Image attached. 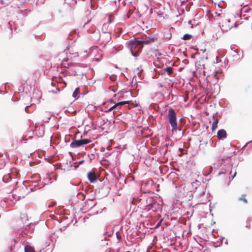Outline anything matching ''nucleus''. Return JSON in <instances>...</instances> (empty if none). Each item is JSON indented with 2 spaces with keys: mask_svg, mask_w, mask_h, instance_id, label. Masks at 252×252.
Returning <instances> with one entry per match:
<instances>
[{
  "mask_svg": "<svg viewBox=\"0 0 252 252\" xmlns=\"http://www.w3.org/2000/svg\"><path fill=\"white\" fill-rule=\"evenodd\" d=\"M72 62V59L70 54L67 55L66 58H64L61 63V66L64 68H69L70 63Z\"/></svg>",
  "mask_w": 252,
  "mask_h": 252,
  "instance_id": "obj_6",
  "label": "nucleus"
},
{
  "mask_svg": "<svg viewBox=\"0 0 252 252\" xmlns=\"http://www.w3.org/2000/svg\"><path fill=\"white\" fill-rule=\"evenodd\" d=\"M210 237H204L203 239L205 241H209L210 245L214 246L215 248L220 247L224 245H227L228 240L226 237H211V240H209Z\"/></svg>",
  "mask_w": 252,
  "mask_h": 252,
  "instance_id": "obj_2",
  "label": "nucleus"
},
{
  "mask_svg": "<svg viewBox=\"0 0 252 252\" xmlns=\"http://www.w3.org/2000/svg\"><path fill=\"white\" fill-rule=\"evenodd\" d=\"M244 12L245 13H247V12H249V10L248 9H246V10H244Z\"/></svg>",
  "mask_w": 252,
  "mask_h": 252,
  "instance_id": "obj_52",
  "label": "nucleus"
},
{
  "mask_svg": "<svg viewBox=\"0 0 252 252\" xmlns=\"http://www.w3.org/2000/svg\"><path fill=\"white\" fill-rule=\"evenodd\" d=\"M84 161V160H82L79 161L77 162L74 163V168L75 169H76L79 166V165H81L82 163H83Z\"/></svg>",
  "mask_w": 252,
  "mask_h": 252,
  "instance_id": "obj_27",
  "label": "nucleus"
},
{
  "mask_svg": "<svg viewBox=\"0 0 252 252\" xmlns=\"http://www.w3.org/2000/svg\"><path fill=\"white\" fill-rule=\"evenodd\" d=\"M41 98V95L39 94L37 97L36 96H34V94H33L32 96L31 97V99L32 100L33 99H36V101H38L39 99V98Z\"/></svg>",
  "mask_w": 252,
  "mask_h": 252,
  "instance_id": "obj_31",
  "label": "nucleus"
},
{
  "mask_svg": "<svg viewBox=\"0 0 252 252\" xmlns=\"http://www.w3.org/2000/svg\"><path fill=\"white\" fill-rule=\"evenodd\" d=\"M31 190L32 191V190H33V188H31Z\"/></svg>",
  "mask_w": 252,
  "mask_h": 252,
  "instance_id": "obj_59",
  "label": "nucleus"
},
{
  "mask_svg": "<svg viewBox=\"0 0 252 252\" xmlns=\"http://www.w3.org/2000/svg\"><path fill=\"white\" fill-rule=\"evenodd\" d=\"M236 172H235V173L234 174V175L232 176V178H234V177H235V175H236Z\"/></svg>",
  "mask_w": 252,
  "mask_h": 252,
  "instance_id": "obj_50",
  "label": "nucleus"
},
{
  "mask_svg": "<svg viewBox=\"0 0 252 252\" xmlns=\"http://www.w3.org/2000/svg\"><path fill=\"white\" fill-rule=\"evenodd\" d=\"M130 101H120L116 103H115L113 106H112L111 107L113 110L116 109L117 107L119 106H122L125 104H129Z\"/></svg>",
  "mask_w": 252,
  "mask_h": 252,
  "instance_id": "obj_16",
  "label": "nucleus"
},
{
  "mask_svg": "<svg viewBox=\"0 0 252 252\" xmlns=\"http://www.w3.org/2000/svg\"><path fill=\"white\" fill-rule=\"evenodd\" d=\"M82 146L81 140H73L70 143V147L72 149L79 148Z\"/></svg>",
  "mask_w": 252,
  "mask_h": 252,
  "instance_id": "obj_12",
  "label": "nucleus"
},
{
  "mask_svg": "<svg viewBox=\"0 0 252 252\" xmlns=\"http://www.w3.org/2000/svg\"><path fill=\"white\" fill-rule=\"evenodd\" d=\"M168 120L172 127V130L176 129L178 127L177 116L175 111L170 108L168 112Z\"/></svg>",
  "mask_w": 252,
  "mask_h": 252,
  "instance_id": "obj_4",
  "label": "nucleus"
},
{
  "mask_svg": "<svg viewBox=\"0 0 252 252\" xmlns=\"http://www.w3.org/2000/svg\"><path fill=\"white\" fill-rule=\"evenodd\" d=\"M29 191H28V193H29ZM27 193V192H25L23 194H20V195H19V197H22V196L23 197H24L25 196V194H26Z\"/></svg>",
  "mask_w": 252,
  "mask_h": 252,
  "instance_id": "obj_39",
  "label": "nucleus"
},
{
  "mask_svg": "<svg viewBox=\"0 0 252 252\" xmlns=\"http://www.w3.org/2000/svg\"><path fill=\"white\" fill-rule=\"evenodd\" d=\"M182 237H184V233L182 234Z\"/></svg>",
  "mask_w": 252,
  "mask_h": 252,
  "instance_id": "obj_63",
  "label": "nucleus"
},
{
  "mask_svg": "<svg viewBox=\"0 0 252 252\" xmlns=\"http://www.w3.org/2000/svg\"><path fill=\"white\" fill-rule=\"evenodd\" d=\"M0 157L2 158L0 159V169H2L5 165L6 162L8 160L7 155L4 156L2 153H0Z\"/></svg>",
  "mask_w": 252,
  "mask_h": 252,
  "instance_id": "obj_10",
  "label": "nucleus"
},
{
  "mask_svg": "<svg viewBox=\"0 0 252 252\" xmlns=\"http://www.w3.org/2000/svg\"><path fill=\"white\" fill-rule=\"evenodd\" d=\"M50 117H49V118H48L47 120L45 121V122H49V121L50 120Z\"/></svg>",
  "mask_w": 252,
  "mask_h": 252,
  "instance_id": "obj_51",
  "label": "nucleus"
},
{
  "mask_svg": "<svg viewBox=\"0 0 252 252\" xmlns=\"http://www.w3.org/2000/svg\"><path fill=\"white\" fill-rule=\"evenodd\" d=\"M164 70L168 73L169 75H171L173 73V68L170 66H167L164 69Z\"/></svg>",
  "mask_w": 252,
  "mask_h": 252,
  "instance_id": "obj_24",
  "label": "nucleus"
},
{
  "mask_svg": "<svg viewBox=\"0 0 252 252\" xmlns=\"http://www.w3.org/2000/svg\"><path fill=\"white\" fill-rule=\"evenodd\" d=\"M115 252V250L114 249H110L108 252Z\"/></svg>",
  "mask_w": 252,
  "mask_h": 252,
  "instance_id": "obj_41",
  "label": "nucleus"
},
{
  "mask_svg": "<svg viewBox=\"0 0 252 252\" xmlns=\"http://www.w3.org/2000/svg\"><path fill=\"white\" fill-rule=\"evenodd\" d=\"M80 92V89L79 87L76 88L72 94V97L75 99H77L78 97V95Z\"/></svg>",
  "mask_w": 252,
  "mask_h": 252,
  "instance_id": "obj_19",
  "label": "nucleus"
},
{
  "mask_svg": "<svg viewBox=\"0 0 252 252\" xmlns=\"http://www.w3.org/2000/svg\"><path fill=\"white\" fill-rule=\"evenodd\" d=\"M228 167H229V169L231 168V165H228Z\"/></svg>",
  "mask_w": 252,
  "mask_h": 252,
  "instance_id": "obj_56",
  "label": "nucleus"
},
{
  "mask_svg": "<svg viewBox=\"0 0 252 252\" xmlns=\"http://www.w3.org/2000/svg\"><path fill=\"white\" fill-rule=\"evenodd\" d=\"M80 140H81L82 146L86 145V144L92 142V140L90 139H88V138L81 139Z\"/></svg>",
  "mask_w": 252,
  "mask_h": 252,
  "instance_id": "obj_22",
  "label": "nucleus"
},
{
  "mask_svg": "<svg viewBox=\"0 0 252 252\" xmlns=\"http://www.w3.org/2000/svg\"><path fill=\"white\" fill-rule=\"evenodd\" d=\"M137 73L138 74H139L140 73V71L142 69L140 70V67H137Z\"/></svg>",
  "mask_w": 252,
  "mask_h": 252,
  "instance_id": "obj_40",
  "label": "nucleus"
},
{
  "mask_svg": "<svg viewBox=\"0 0 252 252\" xmlns=\"http://www.w3.org/2000/svg\"><path fill=\"white\" fill-rule=\"evenodd\" d=\"M218 122H219V120L217 118L215 119V120L213 122V124H212V130H214L215 129H216L217 128Z\"/></svg>",
  "mask_w": 252,
  "mask_h": 252,
  "instance_id": "obj_21",
  "label": "nucleus"
},
{
  "mask_svg": "<svg viewBox=\"0 0 252 252\" xmlns=\"http://www.w3.org/2000/svg\"><path fill=\"white\" fill-rule=\"evenodd\" d=\"M94 206V205H92L91 207H90V209L93 208Z\"/></svg>",
  "mask_w": 252,
  "mask_h": 252,
  "instance_id": "obj_54",
  "label": "nucleus"
},
{
  "mask_svg": "<svg viewBox=\"0 0 252 252\" xmlns=\"http://www.w3.org/2000/svg\"><path fill=\"white\" fill-rule=\"evenodd\" d=\"M234 52L235 54L233 55V57L235 58V59H239V57H238L239 55L237 54V53L235 51H234Z\"/></svg>",
  "mask_w": 252,
  "mask_h": 252,
  "instance_id": "obj_35",
  "label": "nucleus"
},
{
  "mask_svg": "<svg viewBox=\"0 0 252 252\" xmlns=\"http://www.w3.org/2000/svg\"><path fill=\"white\" fill-rule=\"evenodd\" d=\"M221 162L220 161L219 162H218L217 163H213V166H211L209 168H210V172L211 173L213 170V168H214L215 169H217L218 168H219L220 166H221Z\"/></svg>",
  "mask_w": 252,
  "mask_h": 252,
  "instance_id": "obj_18",
  "label": "nucleus"
},
{
  "mask_svg": "<svg viewBox=\"0 0 252 252\" xmlns=\"http://www.w3.org/2000/svg\"><path fill=\"white\" fill-rule=\"evenodd\" d=\"M120 251V248L117 249V250H115V252H119Z\"/></svg>",
  "mask_w": 252,
  "mask_h": 252,
  "instance_id": "obj_46",
  "label": "nucleus"
},
{
  "mask_svg": "<svg viewBox=\"0 0 252 252\" xmlns=\"http://www.w3.org/2000/svg\"><path fill=\"white\" fill-rule=\"evenodd\" d=\"M248 19H249V17H246V18H245V19H246V20H248Z\"/></svg>",
  "mask_w": 252,
  "mask_h": 252,
  "instance_id": "obj_55",
  "label": "nucleus"
},
{
  "mask_svg": "<svg viewBox=\"0 0 252 252\" xmlns=\"http://www.w3.org/2000/svg\"><path fill=\"white\" fill-rule=\"evenodd\" d=\"M234 27H237V25L236 24H234Z\"/></svg>",
  "mask_w": 252,
  "mask_h": 252,
  "instance_id": "obj_61",
  "label": "nucleus"
},
{
  "mask_svg": "<svg viewBox=\"0 0 252 252\" xmlns=\"http://www.w3.org/2000/svg\"><path fill=\"white\" fill-rule=\"evenodd\" d=\"M210 16L214 17L215 19L218 18L219 17H220L221 19L223 18V15L221 13H219L217 12H215L214 14H211ZM210 16H209V18L210 17Z\"/></svg>",
  "mask_w": 252,
  "mask_h": 252,
  "instance_id": "obj_20",
  "label": "nucleus"
},
{
  "mask_svg": "<svg viewBox=\"0 0 252 252\" xmlns=\"http://www.w3.org/2000/svg\"><path fill=\"white\" fill-rule=\"evenodd\" d=\"M239 200H243L245 203H247V200L245 197H240L239 198Z\"/></svg>",
  "mask_w": 252,
  "mask_h": 252,
  "instance_id": "obj_34",
  "label": "nucleus"
},
{
  "mask_svg": "<svg viewBox=\"0 0 252 252\" xmlns=\"http://www.w3.org/2000/svg\"><path fill=\"white\" fill-rule=\"evenodd\" d=\"M99 245L101 250L105 252L111 248V242L109 239H107V237H104L103 239L100 241Z\"/></svg>",
  "mask_w": 252,
  "mask_h": 252,
  "instance_id": "obj_5",
  "label": "nucleus"
},
{
  "mask_svg": "<svg viewBox=\"0 0 252 252\" xmlns=\"http://www.w3.org/2000/svg\"><path fill=\"white\" fill-rule=\"evenodd\" d=\"M226 173V172H225H225H223V171H221V172H219V175H220V174H223V173Z\"/></svg>",
  "mask_w": 252,
  "mask_h": 252,
  "instance_id": "obj_48",
  "label": "nucleus"
},
{
  "mask_svg": "<svg viewBox=\"0 0 252 252\" xmlns=\"http://www.w3.org/2000/svg\"><path fill=\"white\" fill-rule=\"evenodd\" d=\"M29 106H27L25 107V109L26 112H28V109L29 108Z\"/></svg>",
  "mask_w": 252,
  "mask_h": 252,
  "instance_id": "obj_43",
  "label": "nucleus"
},
{
  "mask_svg": "<svg viewBox=\"0 0 252 252\" xmlns=\"http://www.w3.org/2000/svg\"><path fill=\"white\" fill-rule=\"evenodd\" d=\"M112 107H110L109 109H108L107 112H110L111 110H112Z\"/></svg>",
  "mask_w": 252,
  "mask_h": 252,
  "instance_id": "obj_44",
  "label": "nucleus"
},
{
  "mask_svg": "<svg viewBox=\"0 0 252 252\" xmlns=\"http://www.w3.org/2000/svg\"><path fill=\"white\" fill-rule=\"evenodd\" d=\"M87 176L88 179L89 180L91 183H94L98 179V177H97L95 173L92 171H90L88 173Z\"/></svg>",
  "mask_w": 252,
  "mask_h": 252,
  "instance_id": "obj_11",
  "label": "nucleus"
},
{
  "mask_svg": "<svg viewBox=\"0 0 252 252\" xmlns=\"http://www.w3.org/2000/svg\"><path fill=\"white\" fill-rule=\"evenodd\" d=\"M217 136L219 139L223 140L226 138L227 134L226 131L223 129H220L217 132Z\"/></svg>",
  "mask_w": 252,
  "mask_h": 252,
  "instance_id": "obj_13",
  "label": "nucleus"
},
{
  "mask_svg": "<svg viewBox=\"0 0 252 252\" xmlns=\"http://www.w3.org/2000/svg\"><path fill=\"white\" fill-rule=\"evenodd\" d=\"M33 132L38 137H42L44 134V128L43 127H38L37 126H35Z\"/></svg>",
  "mask_w": 252,
  "mask_h": 252,
  "instance_id": "obj_9",
  "label": "nucleus"
},
{
  "mask_svg": "<svg viewBox=\"0 0 252 252\" xmlns=\"http://www.w3.org/2000/svg\"><path fill=\"white\" fill-rule=\"evenodd\" d=\"M55 240L52 238V237H46L45 240V247H49V249H52L55 246Z\"/></svg>",
  "mask_w": 252,
  "mask_h": 252,
  "instance_id": "obj_8",
  "label": "nucleus"
},
{
  "mask_svg": "<svg viewBox=\"0 0 252 252\" xmlns=\"http://www.w3.org/2000/svg\"><path fill=\"white\" fill-rule=\"evenodd\" d=\"M250 142H251V141H250V142H248L246 145H245V146L243 147V148H244L245 147H246V145H247L248 143H249Z\"/></svg>",
  "mask_w": 252,
  "mask_h": 252,
  "instance_id": "obj_53",
  "label": "nucleus"
},
{
  "mask_svg": "<svg viewBox=\"0 0 252 252\" xmlns=\"http://www.w3.org/2000/svg\"><path fill=\"white\" fill-rule=\"evenodd\" d=\"M106 27H107V25L106 24H104L103 26H102V30L104 31V33L106 34L107 38L109 40H110L111 36H110V34L109 32H107V31H104V28H105Z\"/></svg>",
  "mask_w": 252,
  "mask_h": 252,
  "instance_id": "obj_23",
  "label": "nucleus"
},
{
  "mask_svg": "<svg viewBox=\"0 0 252 252\" xmlns=\"http://www.w3.org/2000/svg\"><path fill=\"white\" fill-rule=\"evenodd\" d=\"M25 252H35L33 247L30 245H26L25 246Z\"/></svg>",
  "mask_w": 252,
  "mask_h": 252,
  "instance_id": "obj_17",
  "label": "nucleus"
},
{
  "mask_svg": "<svg viewBox=\"0 0 252 252\" xmlns=\"http://www.w3.org/2000/svg\"><path fill=\"white\" fill-rule=\"evenodd\" d=\"M192 36L191 34H188V33H186L185 34H184V35L183 36L182 39H184V40H189L191 39Z\"/></svg>",
  "mask_w": 252,
  "mask_h": 252,
  "instance_id": "obj_25",
  "label": "nucleus"
},
{
  "mask_svg": "<svg viewBox=\"0 0 252 252\" xmlns=\"http://www.w3.org/2000/svg\"><path fill=\"white\" fill-rule=\"evenodd\" d=\"M179 245L181 246V243L180 242L179 243Z\"/></svg>",
  "mask_w": 252,
  "mask_h": 252,
  "instance_id": "obj_64",
  "label": "nucleus"
},
{
  "mask_svg": "<svg viewBox=\"0 0 252 252\" xmlns=\"http://www.w3.org/2000/svg\"><path fill=\"white\" fill-rule=\"evenodd\" d=\"M219 6L220 7H221V6H220V4H219Z\"/></svg>",
  "mask_w": 252,
  "mask_h": 252,
  "instance_id": "obj_60",
  "label": "nucleus"
},
{
  "mask_svg": "<svg viewBox=\"0 0 252 252\" xmlns=\"http://www.w3.org/2000/svg\"><path fill=\"white\" fill-rule=\"evenodd\" d=\"M109 78L112 80V81H114L116 80V76L114 75H112L111 76H110L109 77Z\"/></svg>",
  "mask_w": 252,
  "mask_h": 252,
  "instance_id": "obj_36",
  "label": "nucleus"
},
{
  "mask_svg": "<svg viewBox=\"0 0 252 252\" xmlns=\"http://www.w3.org/2000/svg\"><path fill=\"white\" fill-rule=\"evenodd\" d=\"M109 192V189L108 188H107V192L106 193V195H107Z\"/></svg>",
  "mask_w": 252,
  "mask_h": 252,
  "instance_id": "obj_42",
  "label": "nucleus"
},
{
  "mask_svg": "<svg viewBox=\"0 0 252 252\" xmlns=\"http://www.w3.org/2000/svg\"><path fill=\"white\" fill-rule=\"evenodd\" d=\"M222 21L223 23L225 24V25L224 24H222V28H221L220 23V22L219 26L221 29V30L223 32L228 31V30H229L230 29H231L232 27H229V26H227V24H229V23L230 22V20L229 19L223 18L222 19Z\"/></svg>",
  "mask_w": 252,
  "mask_h": 252,
  "instance_id": "obj_7",
  "label": "nucleus"
},
{
  "mask_svg": "<svg viewBox=\"0 0 252 252\" xmlns=\"http://www.w3.org/2000/svg\"><path fill=\"white\" fill-rule=\"evenodd\" d=\"M193 238L195 241H197V240H196V237H193Z\"/></svg>",
  "mask_w": 252,
  "mask_h": 252,
  "instance_id": "obj_57",
  "label": "nucleus"
},
{
  "mask_svg": "<svg viewBox=\"0 0 252 252\" xmlns=\"http://www.w3.org/2000/svg\"><path fill=\"white\" fill-rule=\"evenodd\" d=\"M146 252H150V250H149V249L148 248L147 250H146ZM152 252H154V251L153 250Z\"/></svg>",
  "mask_w": 252,
  "mask_h": 252,
  "instance_id": "obj_47",
  "label": "nucleus"
},
{
  "mask_svg": "<svg viewBox=\"0 0 252 252\" xmlns=\"http://www.w3.org/2000/svg\"><path fill=\"white\" fill-rule=\"evenodd\" d=\"M154 38H151L150 37H147L145 38V39L139 40V43L142 47V48L143 47L144 44H150L152 41H153Z\"/></svg>",
  "mask_w": 252,
  "mask_h": 252,
  "instance_id": "obj_15",
  "label": "nucleus"
},
{
  "mask_svg": "<svg viewBox=\"0 0 252 252\" xmlns=\"http://www.w3.org/2000/svg\"><path fill=\"white\" fill-rule=\"evenodd\" d=\"M154 238L153 239V242H154L155 241V239L156 238V237H154Z\"/></svg>",
  "mask_w": 252,
  "mask_h": 252,
  "instance_id": "obj_58",
  "label": "nucleus"
},
{
  "mask_svg": "<svg viewBox=\"0 0 252 252\" xmlns=\"http://www.w3.org/2000/svg\"><path fill=\"white\" fill-rule=\"evenodd\" d=\"M165 34L166 33V38H170L171 37V33L169 30H166L164 32Z\"/></svg>",
  "mask_w": 252,
  "mask_h": 252,
  "instance_id": "obj_29",
  "label": "nucleus"
},
{
  "mask_svg": "<svg viewBox=\"0 0 252 252\" xmlns=\"http://www.w3.org/2000/svg\"><path fill=\"white\" fill-rule=\"evenodd\" d=\"M11 233L17 236H31L34 231V225L29 221L26 213H21L11 223Z\"/></svg>",
  "mask_w": 252,
  "mask_h": 252,
  "instance_id": "obj_1",
  "label": "nucleus"
},
{
  "mask_svg": "<svg viewBox=\"0 0 252 252\" xmlns=\"http://www.w3.org/2000/svg\"><path fill=\"white\" fill-rule=\"evenodd\" d=\"M61 74H62V76H59V78L62 79L63 76L64 77H65L67 75V72L66 71H62L61 72Z\"/></svg>",
  "mask_w": 252,
  "mask_h": 252,
  "instance_id": "obj_32",
  "label": "nucleus"
},
{
  "mask_svg": "<svg viewBox=\"0 0 252 252\" xmlns=\"http://www.w3.org/2000/svg\"><path fill=\"white\" fill-rule=\"evenodd\" d=\"M205 189H203V188H202L201 190L200 191V192L198 193V195H199V197H201L204 196L205 195Z\"/></svg>",
  "mask_w": 252,
  "mask_h": 252,
  "instance_id": "obj_28",
  "label": "nucleus"
},
{
  "mask_svg": "<svg viewBox=\"0 0 252 252\" xmlns=\"http://www.w3.org/2000/svg\"><path fill=\"white\" fill-rule=\"evenodd\" d=\"M25 140L24 138L23 137H22L21 138L20 141H21V142H22L23 140Z\"/></svg>",
  "mask_w": 252,
  "mask_h": 252,
  "instance_id": "obj_49",
  "label": "nucleus"
},
{
  "mask_svg": "<svg viewBox=\"0 0 252 252\" xmlns=\"http://www.w3.org/2000/svg\"><path fill=\"white\" fill-rule=\"evenodd\" d=\"M114 231L115 230L113 229V231H112V233H111V231H107L105 233H103V235L104 236L106 235V236H108V237H109V236H111L112 235H113L114 234Z\"/></svg>",
  "mask_w": 252,
  "mask_h": 252,
  "instance_id": "obj_26",
  "label": "nucleus"
},
{
  "mask_svg": "<svg viewBox=\"0 0 252 252\" xmlns=\"http://www.w3.org/2000/svg\"><path fill=\"white\" fill-rule=\"evenodd\" d=\"M115 235H116V236H121L120 232L118 230H116L115 231Z\"/></svg>",
  "mask_w": 252,
  "mask_h": 252,
  "instance_id": "obj_38",
  "label": "nucleus"
},
{
  "mask_svg": "<svg viewBox=\"0 0 252 252\" xmlns=\"http://www.w3.org/2000/svg\"><path fill=\"white\" fill-rule=\"evenodd\" d=\"M19 188L20 189H21L22 190H27V188L26 187V186L24 184H23L21 187H19Z\"/></svg>",
  "mask_w": 252,
  "mask_h": 252,
  "instance_id": "obj_33",
  "label": "nucleus"
},
{
  "mask_svg": "<svg viewBox=\"0 0 252 252\" xmlns=\"http://www.w3.org/2000/svg\"><path fill=\"white\" fill-rule=\"evenodd\" d=\"M139 42L135 39H131L128 42V47L130 50L131 55L134 57L137 56L138 52H140L142 48Z\"/></svg>",
  "mask_w": 252,
  "mask_h": 252,
  "instance_id": "obj_3",
  "label": "nucleus"
},
{
  "mask_svg": "<svg viewBox=\"0 0 252 252\" xmlns=\"http://www.w3.org/2000/svg\"><path fill=\"white\" fill-rule=\"evenodd\" d=\"M165 252H169V251L168 250H165Z\"/></svg>",
  "mask_w": 252,
  "mask_h": 252,
  "instance_id": "obj_62",
  "label": "nucleus"
},
{
  "mask_svg": "<svg viewBox=\"0 0 252 252\" xmlns=\"http://www.w3.org/2000/svg\"><path fill=\"white\" fill-rule=\"evenodd\" d=\"M117 238L118 241H119L121 240L122 237H117Z\"/></svg>",
  "mask_w": 252,
  "mask_h": 252,
  "instance_id": "obj_45",
  "label": "nucleus"
},
{
  "mask_svg": "<svg viewBox=\"0 0 252 252\" xmlns=\"http://www.w3.org/2000/svg\"><path fill=\"white\" fill-rule=\"evenodd\" d=\"M37 0H25L24 1L30 3V4H33L35 2H36Z\"/></svg>",
  "mask_w": 252,
  "mask_h": 252,
  "instance_id": "obj_30",
  "label": "nucleus"
},
{
  "mask_svg": "<svg viewBox=\"0 0 252 252\" xmlns=\"http://www.w3.org/2000/svg\"><path fill=\"white\" fill-rule=\"evenodd\" d=\"M126 245L127 247H130L135 243L136 240L134 237H126Z\"/></svg>",
  "mask_w": 252,
  "mask_h": 252,
  "instance_id": "obj_14",
  "label": "nucleus"
},
{
  "mask_svg": "<svg viewBox=\"0 0 252 252\" xmlns=\"http://www.w3.org/2000/svg\"><path fill=\"white\" fill-rule=\"evenodd\" d=\"M162 221V219H161L156 225V227H158L160 226L161 222Z\"/></svg>",
  "mask_w": 252,
  "mask_h": 252,
  "instance_id": "obj_37",
  "label": "nucleus"
}]
</instances>
